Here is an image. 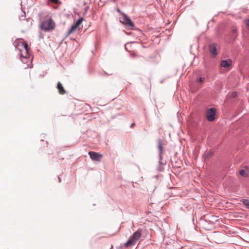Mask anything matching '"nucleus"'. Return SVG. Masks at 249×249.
Segmentation results:
<instances>
[{
  "label": "nucleus",
  "instance_id": "f8f14e48",
  "mask_svg": "<svg viewBox=\"0 0 249 249\" xmlns=\"http://www.w3.org/2000/svg\"><path fill=\"white\" fill-rule=\"evenodd\" d=\"M158 148L160 153L161 154L163 151V143L161 140H159L158 141Z\"/></svg>",
  "mask_w": 249,
  "mask_h": 249
},
{
  "label": "nucleus",
  "instance_id": "a211bd4d",
  "mask_svg": "<svg viewBox=\"0 0 249 249\" xmlns=\"http://www.w3.org/2000/svg\"><path fill=\"white\" fill-rule=\"evenodd\" d=\"M135 125V124L133 123L131 125V127H133Z\"/></svg>",
  "mask_w": 249,
  "mask_h": 249
},
{
  "label": "nucleus",
  "instance_id": "6e6552de",
  "mask_svg": "<svg viewBox=\"0 0 249 249\" xmlns=\"http://www.w3.org/2000/svg\"><path fill=\"white\" fill-rule=\"evenodd\" d=\"M217 44L215 43H213L209 45V51L213 56H216L217 54Z\"/></svg>",
  "mask_w": 249,
  "mask_h": 249
},
{
  "label": "nucleus",
  "instance_id": "4468645a",
  "mask_svg": "<svg viewBox=\"0 0 249 249\" xmlns=\"http://www.w3.org/2000/svg\"><path fill=\"white\" fill-rule=\"evenodd\" d=\"M243 204L249 209V200L248 199H244L243 200Z\"/></svg>",
  "mask_w": 249,
  "mask_h": 249
},
{
  "label": "nucleus",
  "instance_id": "6ab92c4d",
  "mask_svg": "<svg viewBox=\"0 0 249 249\" xmlns=\"http://www.w3.org/2000/svg\"><path fill=\"white\" fill-rule=\"evenodd\" d=\"M236 32V30H233V32Z\"/></svg>",
  "mask_w": 249,
  "mask_h": 249
},
{
  "label": "nucleus",
  "instance_id": "ddd939ff",
  "mask_svg": "<svg viewBox=\"0 0 249 249\" xmlns=\"http://www.w3.org/2000/svg\"><path fill=\"white\" fill-rule=\"evenodd\" d=\"M239 174L241 176L244 177H246L248 176L247 172L244 170H241L239 172Z\"/></svg>",
  "mask_w": 249,
  "mask_h": 249
},
{
  "label": "nucleus",
  "instance_id": "423d86ee",
  "mask_svg": "<svg viewBox=\"0 0 249 249\" xmlns=\"http://www.w3.org/2000/svg\"><path fill=\"white\" fill-rule=\"evenodd\" d=\"M89 155L90 158L92 159V160L97 161H101V160L103 157L102 154L93 151L89 152Z\"/></svg>",
  "mask_w": 249,
  "mask_h": 249
},
{
  "label": "nucleus",
  "instance_id": "f3484780",
  "mask_svg": "<svg viewBox=\"0 0 249 249\" xmlns=\"http://www.w3.org/2000/svg\"><path fill=\"white\" fill-rule=\"evenodd\" d=\"M50 0L54 3H57L58 2V0Z\"/></svg>",
  "mask_w": 249,
  "mask_h": 249
},
{
  "label": "nucleus",
  "instance_id": "9b49d317",
  "mask_svg": "<svg viewBox=\"0 0 249 249\" xmlns=\"http://www.w3.org/2000/svg\"><path fill=\"white\" fill-rule=\"evenodd\" d=\"M25 42L22 40L20 39H18L15 42V47L20 52V48H22V47L21 46H18V44H19V42Z\"/></svg>",
  "mask_w": 249,
  "mask_h": 249
},
{
  "label": "nucleus",
  "instance_id": "0eeeda50",
  "mask_svg": "<svg viewBox=\"0 0 249 249\" xmlns=\"http://www.w3.org/2000/svg\"><path fill=\"white\" fill-rule=\"evenodd\" d=\"M123 19L124 20L123 22L124 24H127L131 27L134 26L133 22L131 21V19L126 15H123Z\"/></svg>",
  "mask_w": 249,
  "mask_h": 249
},
{
  "label": "nucleus",
  "instance_id": "2eb2a0df",
  "mask_svg": "<svg viewBox=\"0 0 249 249\" xmlns=\"http://www.w3.org/2000/svg\"><path fill=\"white\" fill-rule=\"evenodd\" d=\"M205 81L204 77H200L198 79V82L200 83H203Z\"/></svg>",
  "mask_w": 249,
  "mask_h": 249
},
{
  "label": "nucleus",
  "instance_id": "9d476101",
  "mask_svg": "<svg viewBox=\"0 0 249 249\" xmlns=\"http://www.w3.org/2000/svg\"><path fill=\"white\" fill-rule=\"evenodd\" d=\"M57 89L59 91V94L63 95L66 93V91L64 89L62 84L60 82H59L57 84Z\"/></svg>",
  "mask_w": 249,
  "mask_h": 249
},
{
  "label": "nucleus",
  "instance_id": "dca6fc26",
  "mask_svg": "<svg viewBox=\"0 0 249 249\" xmlns=\"http://www.w3.org/2000/svg\"><path fill=\"white\" fill-rule=\"evenodd\" d=\"M245 23L247 27L249 29V19H247L245 20Z\"/></svg>",
  "mask_w": 249,
  "mask_h": 249
},
{
  "label": "nucleus",
  "instance_id": "7ed1b4c3",
  "mask_svg": "<svg viewBox=\"0 0 249 249\" xmlns=\"http://www.w3.org/2000/svg\"><path fill=\"white\" fill-rule=\"evenodd\" d=\"M18 46H21L20 55L23 58L28 57L29 54L28 53V45L26 42H19Z\"/></svg>",
  "mask_w": 249,
  "mask_h": 249
},
{
  "label": "nucleus",
  "instance_id": "1a4fd4ad",
  "mask_svg": "<svg viewBox=\"0 0 249 249\" xmlns=\"http://www.w3.org/2000/svg\"><path fill=\"white\" fill-rule=\"evenodd\" d=\"M231 61L230 59L223 60L221 62L220 66L224 68L230 67L231 64Z\"/></svg>",
  "mask_w": 249,
  "mask_h": 249
},
{
  "label": "nucleus",
  "instance_id": "20e7f679",
  "mask_svg": "<svg viewBox=\"0 0 249 249\" xmlns=\"http://www.w3.org/2000/svg\"><path fill=\"white\" fill-rule=\"evenodd\" d=\"M83 21V18H81L76 22L75 24L72 25L68 32V35H70L72 34L77 29H78L79 28V26L81 24Z\"/></svg>",
  "mask_w": 249,
  "mask_h": 249
},
{
  "label": "nucleus",
  "instance_id": "f257e3e1",
  "mask_svg": "<svg viewBox=\"0 0 249 249\" xmlns=\"http://www.w3.org/2000/svg\"><path fill=\"white\" fill-rule=\"evenodd\" d=\"M142 236V231L140 230H137L129 238L127 242L124 244V247L128 248L135 245Z\"/></svg>",
  "mask_w": 249,
  "mask_h": 249
},
{
  "label": "nucleus",
  "instance_id": "39448f33",
  "mask_svg": "<svg viewBox=\"0 0 249 249\" xmlns=\"http://www.w3.org/2000/svg\"><path fill=\"white\" fill-rule=\"evenodd\" d=\"M216 111L215 108H211L207 111L206 116L208 121L212 122L214 120Z\"/></svg>",
  "mask_w": 249,
  "mask_h": 249
},
{
  "label": "nucleus",
  "instance_id": "f03ea898",
  "mask_svg": "<svg viewBox=\"0 0 249 249\" xmlns=\"http://www.w3.org/2000/svg\"><path fill=\"white\" fill-rule=\"evenodd\" d=\"M55 27V22L51 18L43 20L40 25V28L46 32H49L54 29Z\"/></svg>",
  "mask_w": 249,
  "mask_h": 249
}]
</instances>
